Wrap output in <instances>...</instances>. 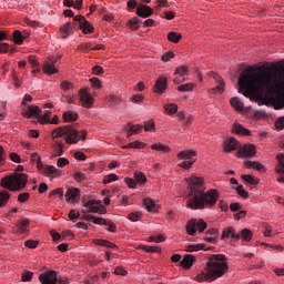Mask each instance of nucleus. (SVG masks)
I'll list each match as a JSON object with an SVG mask.
<instances>
[{
    "mask_svg": "<svg viewBox=\"0 0 284 284\" xmlns=\"http://www.w3.org/2000/svg\"><path fill=\"white\" fill-rule=\"evenodd\" d=\"M264 67H250L244 70L239 78V88L241 94L247 99L255 97L263 101L265 105H274L275 110L284 108V93L276 90L278 83L272 73H267Z\"/></svg>",
    "mask_w": 284,
    "mask_h": 284,
    "instance_id": "1",
    "label": "nucleus"
},
{
    "mask_svg": "<svg viewBox=\"0 0 284 284\" xmlns=\"http://www.w3.org/2000/svg\"><path fill=\"white\" fill-rule=\"evenodd\" d=\"M187 207L190 210H205V207H214L221 197V193L216 189H210L205 192V182L203 178L193 176L189 183Z\"/></svg>",
    "mask_w": 284,
    "mask_h": 284,
    "instance_id": "2",
    "label": "nucleus"
},
{
    "mask_svg": "<svg viewBox=\"0 0 284 284\" xmlns=\"http://www.w3.org/2000/svg\"><path fill=\"white\" fill-rule=\"evenodd\" d=\"M227 262H225V255L215 254L210 257L206 263L205 270H203L196 276V281L203 283V281H216V278H221V276L227 274Z\"/></svg>",
    "mask_w": 284,
    "mask_h": 284,
    "instance_id": "3",
    "label": "nucleus"
},
{
    "mask_svg": "<svg viewBox=\"0 0 284 284\" xmlns=\"http://www.w3.org/2000/svg\"><path fill=\"white\" fill-rule=\"evenodd\" d=\"M52 139H59L61 136H67L65 138V143L69 145L77 144L79 143V140L81 139L82 141H85V136H88V131H82L81 134L79 135V131L74 130L72 125H64V126H59L55 130L52 131L51 133Z\"/></svg>",
    "mask_w": 284,
    "mask_h": 284,
    "instance_id": "4",
    "label": "nucleus"
},
{
    "mask_svg": "<svg viewBox=\"0 0 284 284\" xmlns=\"http://www.w3.org/2000/svg\"><path fill=\"white\" fill-rule=\"evenodd\" d=\"M28 185V174L14 173L1 180V187L10 192H21Z\"/></svg>",
    "mask_w": 284,
    "mask_h": 284,
    "instance_id": "5",
    "label": "nucleus"
},
{
    "mask_svg": "<svg viewBox=\"0 0 284 284\" xmlns=\"http://www.w3.org/2000/svg\"><path fill=\"white\" fill-rule=\"evenodd\" d=\"M178 158L180 161H183L180 164V168H183V170H190L194 163H196V152L187 150V151H181L178 154Z\"/></svg>",
    "mask_w": 284,
    "mask_h": 284,
    "instance_id": "6",
    "label": "nucleus"
},
{
    "mask_svg": "<svg viewBox=\"0 0 284 284\" xmlns=\"http://www.w3.org/2000/svg\"><path fill=\"white\" fill-rule=\"evenodd\" d=\"M196 225L197 232H205L207 230V222H204L203 219H191L186 223V232L190 236H194L196 234Z\"/></svg>",
    "mask_w": 284,
    "mask_h": 284,
    "instance_id": "7",
    "label": "nucleus"
},
{
    "mask_svg": "<svg viewBox=\"0 0 284 284\" xmlns=\"http://www.w3.org/2000/svg\"><path fill=\"white\" fill-rule=\"evenodd\" d=\"M105 212H108V210H105L100 202L94 200L87 202L82 209L83 216H85V214H105Z\"/></svg>",
    "mask_w": 284,
    "mask_h": 284,
    "instance_id": "8",
    "label": "nucleus"
},
{
    "mask_svg": "<svg viewBox=\"0 0 284 284\" xmlns=\"http://www.w3.org/2000/svg\"><path fill=\"white\" fill-rule=\"evenodd\" d=\"M73 26H78L82 30L83 34H92L94 27L83 16L73 17Z\"/></svg>",
    "mask_w": 284,
    "mask_h": 284,
    "instance_id": "9",
    "label": "nucleus"
},
{
    "mask_svg": "<svg viewBox=\"0 0 284 284\" xmlns=\"http://www.w3.org/2000/svg\"><path fill=\"white\" fill-rule=\"evenodd\" d=\"M237 154L240 159H252V156H256V146L254 144H240Z\"/></svg>",
    "mask_w": 284,
    "mask_h": 284,
    "instance_id": "10",
    "label": "nucleus"
},
{
    "mask_svg": "<svg viewBox=\"0 0 284 284\" xmlns=\"http://www.w3.org/2000/svg\"><path fill=\"white\" fill-rule=\"evenodd\" d=\"M57 61H59V58L51 57L44 62V74H57V72H59V69H57Z\"/></svg>",
    "mask_w": 284,
    "mask_h": 284,
    "instance_id": "11",
    "label": "nucleus"
},
{
    "mask_svg": "<svg viewBox=\"0 0 284 284\" xmlns=\"http://www.w3.org/2000/svg\"><path fill=\"white\" fill-rule=\"evenodd\" d=\"M65 201L68 203H79L81 201V190L77 187H69L65 192Z\"/></svg>",
    "mask_w": 284,
    "mask_h": 284,
    "instance_id": "12",
    "label": "nucleus"
},
{
    "mask_svg": "<svg viewBox=\"0 0 284 284\" xmlns=\"http://www.w3.org/2000/svg\"><path fill=\"white\" fill-rule=\"evenodd\" d=\"M42 110L41 108L34 105V104H31L28 106V109H23L22 110V116H26L27 119H32V116H34L36 119H39V116H41L42 114Z\"/></svg>",
    "mask_w": 284,
    "mask_h": 284,
    "instance_id": "13",
    "label": "nucleus"
},
{
    "mask_svg": "<svg viewBox=\"0 0 284 284\" xmlns=\"http://www.w3.org/2000/svg\"><path fill=\"white\" fill-rule=\"evenodd\" d=\"M39 281L42 284H57V272L47 271L39 275Z\"/></svg>",
    "mask_w": 284,
    "mask_h": 284,
    "instance_id": "14",
    "label": "nucleus"
},
{
    "mask_svg": "<svg viewBox=\"0 0 284 284\" xmlns=\"http://www.w3.org/2000/svg\"><path fill=\"white\" fill-rule=\"evenodd\" d=\"M80 101L83 105V108H92L94 103V98H92V94L88 92L87 89L80 90Z\"/></svg>",
    "mask_w": 284,
    "mask_h": 284,
    "instance_id": "15",
    "label": "nucleus"
},
{
    "mask_svg": "<svg viewBox=\"0 0 284 284\" xmlns=\"http://www.w3.org/2000/svg\"><path fill=\"white\" fill-rule=\"evenodd\" d=\"M224 152H235V150H239L241 143L236 141V138H229L224 141Z\"/></svg>",
    "mask_w": 284,
    "mask_h": 284,
    "instance_id": "16",
    "label": "nucleus"
},
{
    "mask_svg": "<svg viewBox=\"0 0 284 284\" xmlns=\"http://www.w3.org/2000/svg\"><path fill=\"white\" fill-rule=\"evenodd\" d=\"M152 8H150L148 4H140L136 9V16L141 17L142 19H148V17H152L153 14Z\"/></svg>",
    "mask_w": 284,
    "mask_h": 284,
    "instance_id": "17",
    "label": "nucleus"
},
{
    "mask_svg": "<svg viewBox=\"0 0 284 284\" xmlns=\"http://www.w3.org/2000/svg\"><path fill=\"white\" fill-rule=\"evenodd\" d=\"M166 89H168V79L159 78L155 82V85L153 87V92H156L158 94H163Z\"/></svg>",
    "mask_w": 284,
    "mask_h": 284,
    "instance_id": "18",
    "label": "nucleus"
},
{
    "mask_svg": "<svg viewBox=\"0 0 284 284\" xmlns=\"http://www.w3.org/2000/svg\"><path fill=\"white\" fill-rule=\"evenodd\" d=\"M42 170L44 176H50L51 179H59V176H61V171L54 168V165H45Z\"/></svg>",
    "mask_w": 284,
    "mask_h": 284,
    "instance_id": "19",
    "label": "nucleus"
},
{
    "mask_svg": "<svg viewBox=\"0 0 284 284\" xmlns=\"http://www.w3.org/2000/svg\"><path fill=\"white\" fill-rule=\"evenodd\" d=\"M236 233V229L233 226H229L223 230L222 232V240L225 241V239H234V241H239L240 236Z\"/></svg>",
    "mask_w": 284,
    "mask_h": 284,
    "instance_id": "20",
    "label": "nucleus"
},
{
    "mask_svg": "<svg viewBox=\"0 0 284 284\" xmlns=\"http://www.w3.org/2000/svg\"><path fill=\"white\" fill-rule=\"evenodd\" d=\"M82 221H91L94 225H108V220L103 217H97L92 214L82 215Z\"/></svg>",
    "mask_w": 284,
    "mask_h": 284,
    "instance_id": "21",
    "label": "nucleus"
},
{
    "mask_svg": "<svg viewBox=\"0 0 284 284\" xmlns=\"http://www.w3.org/2000/svg\"><path fill=\"white\" fill-rule=\"evenodd\" d=\"M210 75L213 77V79H217V82H219L217 87L213 89V93L223 94V92L225 91V82H223L221 77H219V74L214 72H212Z\"/></svg>",
    "mask_w": 284,
    "mask_h": 284,
    "instance_id": "22",
    "label": "nucleus"
},
{
    "mask_svg": "<svg viewBox=\"0 0 284 284\" xmlns=\"http://www.w3.org/2000/svg\"><path fill=\"white\" fill-rule=\"evenodd\" d=\"M74 30L72 29V22H67L60 28V34L62 39H68Z\"/></svg>",
    "mask_w": 284,
    "mask_h": 284,
    "instance_id": "23",
    "label": "nucleus"
},
{
    "mask_svg": "<svg viewBox=\"0 0 284 284\" xmlns=\"http://www.w3.org/2000/svg\"><path fill=\"white\" fill-rule=\"evenodd\" d=\"M239 241H245V243H250L252 241L254 233L248 229H243L241 232L237 233Z\"/></svg>",
    "mask_w": 284,
    "mask_h": 284,
    "instance_id": "24",
    "label": "nucleus"
},
{
    "mask_svg": "<svg viewBox=\"0 0 284 284\" xmlns=\"http://www.w3.org/2000/svg\"><path fill=\"white\" fill-rule=\"evenodd\" d=\"M244 166L247 170H256L257 172H263L265 170V166L256 161H246L244 162Z\"/></svg>",
    "mask_w": 284,
    "mask_h": 284,
    "instance_id": "25",
    "label": "nucleus"
},
{
    "mask_svg": "<svg viewBox=\"0 0 284 284\" xmlns=\"http://www.w3.org/2000/svg\"><path fill=\"white\" fill-rule=\"evenodd\" d=\"M233 132L239 134L240 136H250L251 134L250 130L245 129V126H243V124L241 123H234Z\"/></svg>",
    "mask_w": 284,
    "mask_h": 284,
    "instance_id": "26",
    "label": "nucleus"
},
{
    "mask_svg": "<svg viewBox=\"0 0 284 284\" xmlns=\"http://www.w3.org/2000/svg\"><path fill=\"white\" fill-rule=\"evenodd\" d=\"M64 123H72L79 119V114L74 111H67L62 114Z\"/></svg>",
    "mask_w": 284,
    "mask_h": 284,
    "instance_id": "27",
    "label": "nucleus"
},
{
    "mask_svg": "<svg viewBox=\"0 0 284 284\" xmlns=\"http://www.w3.org/2000/svg\"><path fill=\"white\" fill-rule=\"evenodd\" d=\"M180 265L184 267V270H190V267L194 265V255H185L183 260L180 262Z\"/></svg>",
    "mask_w": 284,
    "mask_h": 284,
    "instance_id": "28",
    "label": "nucleus"
},
{
    "mask_svg": "<svg viewBox=\"0 0 284 284\" xmlns=\"http://www.w3.org/2000/svg\"><path fill=\"white\" fill-rule=\"evenodd\" d=\"M276 161L278 164L275 166V172L277 174H284V153H278L276 155Z\"/></svg>",
    "mask_w": 284,
    "mask_h": 284,
    "instance_id": "29",
    "label": "nucleus"
},
{
    "mask_svg": "<svg viewBox=\"0 0 284 284\" xmlns=\"http://www.w3.org/2000/svg\"><path fill=\"white\" fill-rule=\"evenodd\" d=\"M145 144H143V142H131L124 146H122L123 150H143Z\"/></svg>",
    "mask_w": 284,
    "mask_h": 284,
    "instance_id": "30",
    "label": "nucleus"
},
{
    "mask_svg": "<svg viewBox=\"0 0 284 284\" xmlns=\"http://www.w3.org/2000/svg\"><path fill=\"white\" fill-rule=\"evenodd\" d=\"M95 245H101V247H111L112 250H116L119 246L116 244L108 241V240H94Z\"/></svg>",
    "mask_w": 284,
    "mask_h": 284,
    "instance_id": "31",
    "label": "nucleus"
},
{
    "mask_svg": "<svg viewBox=\"0 0 284 284\" xmlns=\"http://www.w3.org/2000/svg\"><path fill=\"white\" fill-rule=\"evenodd\" d=\"M230 103L234 110L237 112H243L244 105L239 98H232Z\"/></svg>",
    "mask_w": 284,
    "mask_h": 284,
    "instance_id": "32",
    "label": "nucleus"
},
{
    "mask_svg": "<svg viewBox=\"0 0 284 284\" xmlns=\"http://www.w3.org/2000/svg\"><path fill=\"white\" fill-rule=\"evenodd\" d=\"M63 148H65L63 142L55 141L53 145L54 156H63Z\"/></svg>",
    "mask_w": 284,
    "mask_h": 284,
    "instance_id": "33",
    "label": "nucleus"
},
{
    "mask_svg": "<svg viewBox=\"0 0 284 284\" xmlns=\"http://www.w3.org/2000/svg\"><path fill=\"white\" fill-rule=\"evenodd\" d=\"M144 207L148 210V212H154L156 210V204L154 201L150 197H144L143 200Z\"/></svg>",
    "mask_w": 284,
    "mask_h": 284,
    "instance_id": "34",
    "label": "nucleus"
},
{
    "mask_svg": "<svg viewBox=\"0 0 284 284\" xmlns=\"http://www.w3.org/2000/svg\"><path fill=\"white\" fill-rule=\"evenodd\" d=\"M168 39H169V41H171L172 43H179V41H180L181 39H183V36H181V33H179V32L171 31V32H169V34H168Z\"/></svg>",
    "mask_w": 284,
    "mask_h": 284,
    "instance_id": "35",
    "label": "nucleus"
},
{
    "mask_svg": "<svg viewBox=\"0 0 284 284\" xmlns=\"http://www.w3.org/2000/svg\"><path fill=\"white\" fill-rule=\"evenodd\" d=\"M26 38H23V33H21V31L19 30H16L13 32V42L17 44V45H21V43H23Z\"/></svg>",
    "mask_w": 284,
    "mask_h": 284,
    "instance_id": "36",
    "label": "nucleus"
},
{
    "mask_svg": "<svg viewBox=\"0 0 284 284\" xmlns=\"http://www.w3.org/2000/svg\"><path fill=\"white\" fill-rule=\"evenodd\" d=\"M174 74L180 77V79H185V77H187V67H185V65L178 67L175 69Z\"/></svg>",
    "mask_w": 284,
    "mask_h": 284,
    "instance_id": "37",
    "label": "nucleus"
},
{
    "mask_svg": "<svg viewBox=\"0 0 284 284\" xmlns=\"http://www.w3.org/2000/svg\"><path fill=\"white\" fill-rule=\"evenodd\" d=\"M31 162L37 163L38 170H41L43 168V162H41V155H39V153L31 154Z\"/></svg>",
    "mask_w": 284,
    "mask_h": 284,
    "instance_id": "38",
    "label": "nucleus"
},
{
    "mask_svg": "<svg viewBox=\"0 0 284 284\" xmlns=\"http://www.w3.org/2000/svg\"><path fill=\"white\" fill-rule=\"evenodd\" d=\"M164 110L166 114H176L179 106L174 103L165 104Z\"/></svg>",
    "mask_w": 284,
    "mask_h": 284,
    "instance_id": "39",
    "label": "nucleus"
},
{
    "mask_svg": "<svg viewBox=\"0 0 284 284\" xmlns=\"http://www.w3.org/2000/svg\"><path fill=\"white\" fill-rule=\"evenodd\" d=\"M8 201H10V193H8V191H1L0 192V207H3V205H6V203H8Z\"/></svg>",
    "mask_w": 284,
    "mask_h": 284,
    "instance_id": "40",
    "label": "nucleus"
},
{
    "mask_svg": "<svg viewBox=\"0 0 284 284\" xmlns=\"http://www.w3.org/2000/svg\"><path fill=\"white\" fill-rule=\"evenodd\" d=\"M151 150H155V152H170V148L162 143L152 144Z\"/></svg>",
    "mask_w": 284,
    "mask_h": 284,
    "instance_id": "41",
    "label": "nucleus"
},
{
    "mask_svg": "<svg viewBox=\"0 0 284 284\" xmlns=\"http://www.w3.org/2000/svg\"><path fill=\"white\" fill-rule=\"evenodd\" d=\"M106 101H108L109 105H111L113 108V105H119L121 103V98H119L115 94H112L109 98H106Z\"/></svg>",
    "mask_w": 284,
    "mask_h": 284,
    "instance_id": "42",
    "label": "nucleus"
},
{
    "mask_svg": "<svg viewBox=\"0 0 284 284\" xmlns=\"http://www.w3.org/2000/svg\"><path fill=\"white\" fill-rule=\"evenodd\" d=\"M141 23V19L134 17L129 21V28L131 30H139V24Z\"/></svg>",
    "mask_w": 284,
    "mask_h": 284,
    "instance_id": "43",
    "label": "nucleus"
},
{
    "mask_svg": "<svg viewBox=\"0 0 284 284\" xmlns=\"http://www.w3.org/2000/svg\"><path fill=\"white\" fill-rule=\"evenodd\" d=\"M199 250L207 251V248H205V244H194V245H189L186 247V252H199Z\"/></svg>",
    "mask_w": 284,
    "mask_h": 284,
    "instance_id": "44",
    "label": "nucleus"
},
{
    "mask_svg": "<svg viewBox=\"0 0 284 284\" xmlns=\"http://www.w3.org/2000/svg\"><path fill=\"white\" fill-rule=\"evenodd\" d=\"M194 90L193 83H186L178 87L179 92H192Z\"/></svg>",
    "mask_w": 284,
    "mask_h": 284,
    "instance_id": "45",
    "label": "nucleus"
},
{
    "mask_svg": "<svg viewBox=\"0 0 284 284\" xmlns=\"http://www.w3.org/2000/svg\"><path fill=\"white\" fill-rule=\"evenodd\" d=\"M243 181H245L246 183H250V185H258V180H256V178L252 176V175H242Z\"/></svg>",
    "mask_w": 284,
    "mask_h": 284,
    "instance_id": "46",
    "label": "nucleus"
},
{
    "mask_svg": "<svg viewBox=\"0 0 284 284\" xmlns=\"http://www.w3.org/2000/svg\"><path fill=\"white\" fill-rule=\"evenodd\" d=\"M114 181H119V175H116L114 173L108 174L103 179L104 184L114 183Z\"/></svg>",
    "mask_w": 284,
    "mask_h": 284,
    "instance_id": "47",
    "label": "nucleus"
},
{
    "mask_svg": "<svg viewBox=\"0 0 284 284\" xmlns=\"http://www.w3.org/2000/svg\"><path fill=\"white\" fill-rule=\"evenodd\" d=\"M52 112L47 111L42 116L40 114V116L38 118L40 123L42 125H45V123H50V116H51Z\"/></svg>",
    "mask_w": 284,
    "mask_h": 284,
    "instance_id": "48",
    "label": "nucleus"
},
{
    "mask_svg": "<svg viewBox=\"0 0 284 284\" xmlns=\"http://www.w3.org/2000/svg\"><path fill=\"white\" fill-rule=\"evenodd\" d=\"M141 248L144 250V252H149V253L153 252V253L160 254L161 252V247L159 246L142 245Z\"/></svg>",
    "mask_w": 284,
    "mask_h": 284,
    "instance_id": "49",
    "label": "nucleus"
},
{
    "mask_svg": "<svg viewBox=\"0 0 284 284\" xmlns=\"http://www.w3.org/2000/svg\"><path fill=\"white\" fill-rule=\"evenodd\" d=\"M134 179L135 181H138V183H145V181H148V178L145 176V174L141 172H135Z\"/></svg>",
    "mask_w": 284,
    "mask_h": 284,
    "instance_id": "50",
    "label": "nucleus"
},
{
    "mask_svg": "<svg viewBox=\"0 0 284 284\" xmlns=\"http://www.w3.org/2000/svg\"><path fill=\"white\" fill-rule=\"evenodd\" d=\"M236 192H237L239 196H242V199H247V196H250V193H247V191H245L243 185H239L236 187Z\"/></svg>",
    "mask_w": 284,
    "mask_h": 284,
    "instance_id": "51",
    "label": "nucleus"
},
{
    "mask_svg": "<svg viewBox=\"0 0 284 284\" xmlns=\"http://www.w3.org/2000/svg\"><path fill=\"white\" fill-rule=\"evenodd\" d=\"M149 241L152 243H163L165 241V236L163 235H152L149 237Z\"/></svg>",
    "mask_w": 284,
    "mask_h": 284,
    "instance_id": "52",
    "label": "nucleus"
},
{
    "mask_svg": "<svg viewBox=\"0 0 284 284\" xmlns=\"http://www.w3.org/2000/svg\"><path fill=\"white\" fill-rule=\"evenodd\" d=\"M129 221H132L133 223H136V221L141 220V213L140 212H134V213H130L128 215Z\"/></svg>",
    "mask_w": 284,
    "mask_h": 284,
    "instance_id": "53",
    "label": "nucleus"
},
{
    "mask_svg": "<svg viewBox=\"0 0 284 284\" xmlns=\"http://www.w3.org/2000/svg\"><path fill=\"white\" fill-rule=\"evenodd\" d=\"M90 83L95 90H101V80L99 78L90 79Z\"/></svg>",
    "mask_w": 284,
    "mask_h": 284,
    "instance_id": "54",
    "label": "nucleus"
},
{
    "mask_svg": "<svg viewBox=\"0 0 284 284\" xmlns=\"http://www.w3.org/2000/svg\"><path fill=\"white\" fill-rule=\"evenodd\" d=\"M145 98L141 94H134L130 98L131 103H143Z\"/></svg>",
    "mask_w": 284,
    "mask_h": 284,
    "instance_id": "55",
    "label": "nucleus"
},
{
    "mask_svg": "<svg viewBox=\"0 0 284 284\" xmlns=\"http://www.w3.org/2000/svg\"><path fill=\"white\" fill-rule=\"evenodd\" d=\"M26 247H29V250H36V247L39 245V241L28 240L24 242Z\"/></svg>",
    "mask_w": 284,
    "mask_h": 284,
    "instance_id": "56",
    "label": "nucleus"
},
{
    "mask_svg": "<svg viewBox=\"0 0 284 284\" xmlns=\"http://www.w3.org/2000/svg\"><path fill=\"white\" fill-rule=\"evenodd\" d=\"M145 132H152L154 130V120H149L144 122Z\"/></svg>",
    "mask_w": 284,
    "mask_h": 284,
    "instance_id": "57",
    "label": "nucleus"
},
{
    "mask_svg": "<svg viewBox=\"0 0 284 284\" xmlns=\"http://www.w3.org/2000/svg\"><path fill=\"white\" fill-rule=\"evenodd\" d=\"M33 276H34V273L27 271V272L22 273L21 278L23 282H28V281H32Z\"/></svg>",
    "mask_w": 284,
    "mask_h": 284,
    "instance_id": "58",
    "label": "nucleus"
},
{
    "mask_svg": "<svg viewBox=\"0 0 284 284\" xmlns=\"http://www.w3.org/2000/svg\"><path fill=\"white\" fill-rule=\"evenodd\" d=\"M128 10L132 11L135 10V8H139V2L136 0H130L126 2Z\"/></svg>",
    "mask_w": 284,
    "mask_h": 284,
    "instance_id": "59",
    "label": "nucleus"
},
{
    "mask_svg": "<svg viewBox=\"0 0 284 284\" xmlns=\"http://www.w3.org/2000/svg\"><path fill=\"white\" fill-rule=\"evenodd\" d=\"M74 181H77L78 183H81V181H85V174L81 173V172H75L73 175Z\"/></svg>",
    "mask_w": 284,
    "mask_h": 284,
    "instance_id": "60",
    "label": "nucleus"
},
{
    "mask_svg": "<svg viewBox=\"0 0 284 284\" xmlns=\"http://www.w3.org/2000/svg\"><path fill=\"white\" fill-rule=\"evenodd\" d=\"M30 199V193H20L18 195L19 203H26Z\"/></svg>",
    "mask_w": 284,
    "mask_h": 284,
    "instance_id": "61",
    "label": "nucleus"
},
{
    "mask_svg": "<svg viewBox=\"0 0 284 284\" xmlns=\"http://www.w3.org/2000/svg\"><path fill=\"white\" fill-rule=\"evenodd\" d=\"M141 130H143L142 124H133V125L130 126V132H132L133 134H136L138 132H141Z\"/></svg>",
    "mask_w": 284,
    "mask_h": 284,
    "instance_id": "62",
    "label": "nucleus"
},
{
    "mask_svg": "<svg viewBox=\"0 0 284 284\" xmlns=\"http://www.w3.org/2000/svg\"><path fill=\"white\" fill-rule=\"evenodd\" d=\"M275 128H276V130H284V116L278 118L275 121Z\"/></svg>",
    "mask_w": 284,
    "mask_h": 284,
    "instance_id": "63",
    "label": "nucleus"
},
{
    "mask_svg": "<svg viewBox=\"0 0 284 284\" xmlns=\"http://www.w3.org/2000/svg\"><path fill=\"white\" fill-rule=\"evenodd\" d=\"M58 168H63L64 165H70V161L65 158L58 159Z\"/></svg>",
    "mask_w": 284,
    "mask_h": 284,
    "instance_id": "64",
    "label": "nucleus"
}]
</instances>
